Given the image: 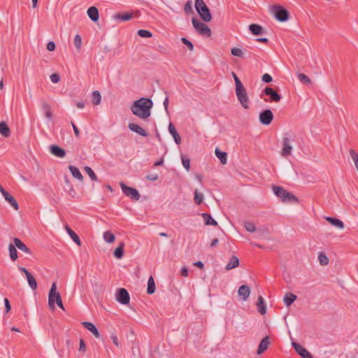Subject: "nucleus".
Masks as SVG:
<instances>
[{
  "label": "nucleus",
  "instance_id": "16",
  "mask_svg": "<svg viewBox=\"0 0 358 358\" xmlns=\"http://www.w3.org/2000/svg\"><path fill=\"white\" fill-rule=\"evenodd\" d=\"M82 325L85 329L89 330L96 338H100L101 335H100L97 328L93 323H92L90 322H82Z\"/></svg>",
  "mask_w": 358,
  "mask_h": 358
},
{
  "label": "nucleus",
  "instance_id": "12",
  "mask_svg": "<svg viewBox=\"0 0 358 358\" xmlns=\"http://www.w3.org/2000/svg\"><path fill=\"white\" fill-rule=\"evenodd\" d=\"M292 345L296 353L302 358H314L312 355L299 343L293 342Z\"/></svg>",
  "mask_w": 358,
  "mask_h": 358
},
{
  "label": "nucleus",
  "instance_id": "26",
  "mask_svg": "<svg viewBox=\"0 0 358 358\" xmlns=\"http://www.w3.org/2000/svg\"><path fill=\"white\" fill-rule=\"evenodd\" d=\"M238 265H239V259H238V258L236 256L233 255L230 258V259H229L228 264H227L225 268H226L227 271H229V270H231V269H233V268H235L238 267Z\"/></svg>",
  "mask_w": 358,
  "mask_h": 358
},
{
  "label": "nucleus",
  "instance_id": "34",
  "mask_svg": "<svg viewBox=\"0 0 358 358\" xmlns=\"http://www.w3.org/2000/svg\"><path fill=\"white\" fill-rule=\"evenodd\" d=\"M155 292V283L154 278L152 275L150 276L148 281L147 293L148 294H152Z\"/></svg>",
  "mask_w": 358,
  "mask_h": 358
},
{
  "label": "nucleus",
  "instance_id": "40",
  "mask_svg": "<svg viewBox=\"0 0 358 358\" xmlns=\"http://www.w3.org/2000/svg\"><path fill=\"white\" fill-rule=\"evenodd\" d=\"M5 200L8 201L15 210H17L19 209V206L16 199L11 194H9V195L5 198Z\"/></svg>",
  "mask_w": 358,
  "mask_h": 358
},
{
  "label": "nucleus",
  "instance_id": "14",
  "mask_svg": "<svg viewBox=\"0 0 358 358\" xmlns=\"http://www.w3.org/2000/svg\"><path fill=\"white\" fill-rule=\"evenodd\" d=\"M13 243L20 250L31 255V250L18 238H13Z\"/></svg>",
  "mask_w": 358,
  "mask_h": 358
},
{
  "label": "nucleus",
  "instance_id": "13",
  "mask_svg": "<svg viewBox=\"0 0 358 358\" xmlns=\"http://www.w3.org/2000/svg\"><path fill=\"white\" fill-rule=\"evenodd\" d=\"M50 151L52 155L59 158H63L66 156V151L64 149L57 145H52L49 147Z\"/></svg>",
  "mask_w": 358,
  "mask_h": 358
},
{
  "label": "nucleus",
  "instance_id": "7",
  "mask_svg": "<svg viewBox=\"0 0 358 358\" xmlns=\"http://www.w3.org/2000/svg\"><path fill=\"white\" fill-rule=\"evenodd\" d=\"M120 187H121V189L123 192V193L128 197H129L130 199H133V200H135V201H138L139 200L141 196H140V194L139 192H138V190L135 188H133V187H129L127 186L126 184H124V182H120Z\"/></svg>",
  "mask_w": 358,
  "mask_h": 358
},
{
  "label": "nucleus",
  "instance_id": "39",
  "mask_svg": "<svg viewBox=\"0 0 358 358\" xmlns=\"http://www.w3.org/2000/svg\"><path fill=\"white\" fill-rule=\"evenodd\" d=\"M282 201L284 202H298V199L296 196H295L293 194L287 192L285 196L282 198Z\"/></svg>",
  "mask_w": 358,
  "mask_h": 358
},
{
  "label": "nucleus",
  "instance_id": "20",
  "mask_svg": "<svg viewBox=\"0 0 358 358\" xmlns=\"http://www.w3.org/2000/svg\"><path fill=\"white\" fill-rule=\"evenodd\" d=\"M87 15L93 22H97L99 20V15L98 8L95 6H91L87 11Z\"/></svg>",
  "mask_w": 358,
  "mask_h": 358
},
{
  "label": "nucleus",
  "instance_id": "10",
  "mask_svg": "<svg viewBox=\"0 0 358 358\" xmlns=\"http://www.w3.org/2000/svg\"><path fill=\"white\" fill-rule=\"evenodd\" d=\"M293 141V138H289L288 137H283L282 138V149L281 151V155L283 157H287L291 155L292 147L291 145V141Z\"/></svg>",
  "mask_w": 358,
  "mask_h": 358
},
{
  "label": "nucleus",
  "instance_id": "38",
  "mask_svg": "<svg viewBox=\"0 0 358 358\" xmlns=\"http://www.w3.org/2000/svg\"><path fill=\"white\" fill-rule=\"evenodd\" d=\"M101 101V96L99 91L95 90L92 92V101L94 105H99Z\"/></svg>",
  "mask_w": 358,
  "mask_h": 358
},
{
  "label": "nucleus",
  "instance_id": "25",
  "mask_svg": "<svg viewBox=\"0 0 358 358\" xmlns=\"http://www.w3.org/2000/svg\"><path fill=\"white\" fill-rule=\"evenodd\" d=\"M256 305L259 313L262 315H265L266 313V307L264 298L262 296H259Z\"/></svg>",
  "mask_w": 358,
  "mask_h": 358
},
{
  "label": "nucleus",
  "instance_id": "22",
  "mask_svg": "<svg viewBox=\"0 0 358 358\" xmlns=\"http://www.w3.org/2000/svg\"><path fill=\"white\" fill-rule=\"evenodd\" d=\"M249 30L255 36L262 35L264 33L263 27L258 24H251L249 26Z\"/></svg>",
  "mask_w": 358,
  "mask_h": 358
},
{
  "label": "nucleus",
  "instance_id": "31",
  "mask_svg": "<svg viewBox=\"0 0 358 358\" xmlns=\"http://www.w3.org/2000/svg\"><path fill=\"white\" fill-rule=\"evenodd\" d=\"M296 298L295 294L287 292L284 296L283 301L287 306H289L294 303Z\"/></svg>",
  "mask_w": 358,
  "mask_h": 358
},
{
  "label": "nucleus",
  "instance_id": "29",
  "mask_svg": "<svg viewBox=\"0 0 358 358\" xmlns=\"http://www.w3.org/2000/svg\"><path fill=\"white\" fill-rule=\"evenodd\" d=\"M124 243L121 242L119 245L115 248L113 252V255L115 258L120 259H122L124 256Z\"/></svg>",
  "mask_w": 358,
  "mask_h": 358
},
{
  "label": "nucleus",
  "instance_id": "19",
  "mask_svg": "<svg viewBox=\"0 0 358 358\" xmlns=\"http://www.w3.org/2000/svg\"><path fill=\"white\" fill-rule=\"evenodd\" d=\"M113 19L116 20H121L123 22L129 21L133 17L131 13H117L114 14Z\"/></svg>",
  "mask_w": 358,
  "mask_h": 358
},
{
  "label": "nucleus",
  "instance_id": "2",
  "mask_svg": "<svg viewBox=\"0 0 358 358\" xmlns=\"http://www.w3.org/2000/svg\"><path fill=\"white\" fill-rule=\"evenodd\" d=\"M55 303L62 310H64V307L62 303V297L60 294L57 292L56 282L52 284L51 288L48 294V306L49 308L54 310L55 309Z\"/></svg>",
  "mask_w": 358,
  "mask_h": 358
},
{
  "label": "nucleus",
  "instance_id": "36",
  "mask_svg": "<svg viewBox=\"0 0 358 358\" xmlns=\"http://www.w3.org/2000/svg\"><path fill=\"white\" fill-rule=\"evenodd\" d=\"M26 277H27L29 287L33 290H36L38 287V285H37V282H36L35 278L32 275L31 273L27 275Z\"/></svg>",
  "mask_w": 358,
  "mask_h": 358
},
{
  "label": "nucleus",
  "instance_id": "9",
  "mask_svg": "<svg viewBox=\"0 0 358 358\" xmlns=\"http://www.w3.org/2000/svg\"><path fill=\"white\" fill-rule=\"evenodd\" d=\"M274 118L273 113L270 109H265L259 113V122L264 125H269Z\"/></svg>",
  "mask_w": 358,
  "mask_h": 358
},
{
  "label": "nucleus",
  "instance_id": "5",
  "mask_svg": "<svg viewBox=\"0 0 358 358\" xmlns=\"http://www.w3.org/2000/svg\"><path fill=\"white\" fill-rule=\"evenodd\" d=\"M237 99L239 101L242 107L245 109L249 108V98L247 91L243 85L235 87Z\"/></svg>",
  "mask_w": 358,
  "mask_h": 358
},
{
  "label": "nucleus",
  "instance_id": "15",
  "mask_svg": "<svg viewBox=\"0 0 358 358\" xmlns=\"http://www.w3.org/2000/svg\"><path fill=\"white\" fill-rule=\"evenodd\" d=\"M128 127L131 131L137 133L143 137H147L148 136V133L137 124L129 123Z\"/></svg>",
  "mask_w": 358,
  "mask_h": 358
},
{
  "label": "nucleus",
  "instance_id": "46",
  "mask_svg": "<svg viewBox=\"0 0 358 358\" xmlns=\"http://www.w3.org/2000/svg\"><path fill=\"white\" fill-rule=\"evenodd\" d=\"M184 12L187 15L192 14L194 13L192 1L190 0L187 1L184 6Z\"/></svg>",
  "mask_w": 358,
  "mask_h": 358
},
{
  "label": "nucleus",
  "instance_id": "60",
  "mask_svg": "<svg viewBox=\"0 0 358 358\" xmlns=\"http://www.w3.org/2000/svg\"><path fill=\"white\" fill-rule=\"evenodd\" d=\"M71 124L73 127V131H74V134H75V136H76V138H79L80 137V131H79V129L77 127V126L74 124L73 122H71Z\"/></svg>",
  "mask_w": 358,
  "mask_h": 358
},
{
  "label": "nucleus",
  "instance_id": "58",
  "mask_svg": "<svg viewBox=\"0 0 358 358\" xmlns=\"http://www.w3.org/2000/svg\"><path fill=\"white\" fill-rule=\"evenodd\" d=\"M79 345V351L85 352L86 351V345L83 339H80Z\"/></svg>",
  "mask_w": 358,
  "mask_h": 358
},
{
  "label": "nucleus",
  "instance_id": "6",
  "mask_svg": "<svg viewBox=\"0 0 358 358\" xmlns=\"http://www.w3.org/2000/svg\"><path fill=\"white\" fill-rule=\"evenodd\" d=\"M193 27L197 31V32L202 36L210 37L211 36V30L208 26L203 22H200L196 17L192 19Z\"/></svg>",
  "mask_w": 358,
  "mask_h": 358
},
{
  "label": "nucleus",
  "instance_id": "28",
  "mask_svg": "<svg viewBox=\"0 0 358 358\" xmlns=\"http://www.w3.org/2000/svg\"><path fill=\"white\" fill-rule=\"evenodd\" d=\"M0 134L6 138H8L10 136V130L8 127V124L5 122H0Z\"/></svg>",
  "mask_w": 358,
  "mask_h": 358
},
{
  "label": "nucleus",
  "instance_id": "48",
  "mask_svg": "<svg viewBox=\"0 0 358 358\" xmlns=\"http://www.w3.org/2000/svg\"><path fill=\"white\" fill-rule=\"evenodd\" d=\"M138 35L142 38H150L152 37V34L148 30L139 29L138 31Z\"/></svg>",
  "mask_w": 358,
  "mask_h": 358
},
{
  "label": "nucleus",
  "instance_id": "57",
  "mask_svg": "<svg viewBox=\"0 0 358 358\" xmlns=\"http://www.w3.org/2000/svg\"><path fill=\"white\" fill-rule=\"evenodd\" d=\"M159 178V176L156 173L148 174L146 176V179L150 181H156Z\"/></svg>",
  "mask_w": 358,
  "mask_h": 358
},
{
  "label": "nucleus",
  "instance_id": "61",
  "mask_svg": "<svg viewBox=\"0 0 358 358\" xmlns=\"http://www.w3.org/2000/svg\"><path fill=\"white\" fill-rule=\"evenodd\" d=\"M56 45L53 41H50L47 44V50L52 52L55 50Z\"/></svg>",
  "mask_w": 358,
  "mask_h": 358
},
{
  "label": "nucleus",
  "instance_id": "56",
  "mask_svg": "<svg viewBox=\"0 0 358 358\" xmlns=\"http://www.w3.org/2000/svg\"><path fill=\"white\" fill-rule=\"evenodd\" d=\"M232 76L234 77V81H235V86L236 87H238V85L242 86L243 85L240 80V79L238 78L236 74L234 72H232Z\"/></svg>",
  "mask_w": 358,
  "mask_h": 358
},
{
  "label": "nucleus",
  "instance_id": "33",
  "mask_svg": "<svg viewBox=\"0 0 358 358\" xmlns=\"http://www.w3.org/2000/svg\"><path fill=\"white\" fill-rule=\"evenodd\" d=\"M69 171H71L72 176L75 178H77L78 180H79L80 181H83V175L81 174L80 170L76 167V166H72V165H70L69 166Z\"/></svg>",
  "mask_w": 358,
  "mask_h": 358
},
{
  "label": "nucleus",
  "instance_id": "24",
  "mask_svg": "<svg viewBox=\"0 0 358 358\" xmlns=\"http://www.w3.org/2000/svg\"><path fill=\"white\" fill-rule=\"evenodd\" d=\"M325 220L327 222H329L331 225H333L338 229L344 228L343 222L338 218L333 217H326Z\"/></svg>",
  "mask_w": 358,
  "mask_h": 358
},
{
  "label": "nucleus",
  "instance_id": "63",
  "mask_svg": "<svg viewBox=\"0 0 358 358\" xmlns=\"http://www.w3.org/2000/svg\"><path fill=\"white\" fill-rule=\"evenodd\" d=\"M189 274V270L187 267H182L181 269V275L184 277L188 276Z\"/></svg>",
  "mask_w": 358,
  "mask_h": 358
},
{
  "label": "nucleus",
  "instance_id": "49",
  "mask_svg": "<svg viewBox=\"0 0 358 358\" xmlns=\"http://www.w3.org/2000/svg\"><path fill=\"white\" fill-rule=\"evenodd\" d=\"M69 236L70 237L72 238V240L74 241V243L78 245V246H80L81 245V241H80V239L79 238V236H78V234L74 231H73L72 232H71L69 234Z\"/></svg>",
  "mask_w": 358,
  "mask_h": 358
},
{
  "label": "nucleus",
  "instance_id": "27",
  "mask_svg": "<svg viewBox=\"0 0 358 358\" xmlns=\"http://www.w3.org/2000/svg\"><path fill=\"white\" fill-rule=\"evenodd\" d=\"M41 106L45 113V117L48 120H52L53 115L50 104L46 101H42Z\"/></svg>",
  "mask_w": 358,
  "mask_h": 358
},
{
  "label": "nucleus",
  "instance_id": "4",
  "mask_svg": "<svg viewBox=\"0 0 358 358\" xmlns=\"http://www.w3.org/2000/svg\"><path fill=\"white\" fill-rule=\"evenodd\" d=\"M271 11L275 18L279 22H286L289 17V11L280 5L276 4L273 6Z\"/></svg>",
  "mask_w": 358,
  "mask_h": 358
},
{
  "label": "nucleus",
  "instance_id": "11",
  "mask_svg": "<svg viewBox=\"0 0 358 358\" xmlns=\"http://www.w3.org/2000/svg\"><path fill=\"white\" fill-rule=\"evenodd\" d=\"M263 92L266 96H269L271 102H279L282 99L281 95L270 87H266Z\"/></svg>",
  "mask_w": 358,
  "mask_h": 358
},
{
  "label": "nucleus",
  "instance_id": "8",
  "mask_svg": "<svg viewBox=\"0 0 358 358\" xmlns=\"http://www.w3.org/2000/svg\"><path fill=\"white\" fill-rule=\"evenodd\" d=\"M115 299L122 305H127L130 301L129 294L124 288L117 289L115 294Z\"/></svg>",
  "mask_w": 358,
  "mask_h": 358
},
{
  "label": "nucleus",
  "instance_id": "37",
  "mask_svg": "<svg viewBox=\"0 0 358 358\" xmlns=\"http://www.w3.org/2000/svg\"><path fill=\"white\" fill-rule=\"evenodd\" d=\"M103 239L108 243H113L115 240V236L110 231L103 233Z\"/></svg>",
  "mask_w": 358,
  "mask_h": 358
},
{
  "label": "nucleus",
  "instance_id": "53",
  "mask_svg": "<svg viewBox=\"0 0 358 358\" xmlns=\"http://www.w3.org/2000/svg\"><path fill=\"white\" fill-rule=\"evenodd\" d=\"M181 41L182 42L183 44H185V45L187 46V48H189V50H193L194 49V45H193V43L189 41L187 38H185V37H182L181 38Z\"/></svg>",
  "mask_w": 358,
  "mask_h": 358
},
{
  "label": "nucleus",
  "instance_id": "51",
  "mask_svg": "<svg viewBox=\"0 0 358 358\" xmlns=\"http://www.w3.org/2000/svg\"><path fill=\"white\" fill-rule=\"evenodd\" d=\"M182 163L186 171H189L190 169V159L188 157H186L183 155L181 157Z\"/></svg>",
  "mask_w": 358,
  "mask_h": 358
},
{
  "label": "nucleus",
  "instance_id": "47",
  "mask_svg": "<svg viewBox=\"0 0 358 358\" xmlns=\"http://www.w3.org/2000/svg\"><path fill=\"white\" fill-rule=\"evenodd\" d=\"M85 171L88 174V176H90V178L94 180V181H96L98 180L97 178V176L95 174V173L94 172V171L89 166H85Z\"/></svg>",
  "mask_w": 358,
  "mask_h": 358
},
{
  "label": "nucleus",
  "instance_id": "41",
  "mask_svg": "<svg viewBox=\"0 0 358 358\" xmlns=\"http://www.w3.org/2000/svg\"><path fill=\"white\" fill-rule=\"evenodd\" d=\"M298 79L304 84L310 85L312 83L311 80L305 74L299 73L297 75Z\"/></svg>",
  "mask_w": 358,
  "mask_h": 358
},
{
  "label": "nucleus",
  "instance_id": "30",
  "mask_svg": "<svg viewBox=\"0 0 358 358\" xmlns=\"http://www.w3.org/2000/svg\"><path fill=\"white\" fill-rule=\"evenodd\" d=\"M15 244L10 243L8 245L9 257L12 261H15L18 258L17 251Z\"/></svg>",
  "mask_w": 358,
  "mask_h": 358
},
{
  "label": "nucleus",
  "instance_id": "52",
  "mask_svg": "<svg viewBox=\"0 0 358 358\" xmlns=\"http://www.w3.org/2000/svg\"><path fill=\"white\" fill-rule=\"evenodd\" d=\"M231 53L236 57H243L244 54L242 50L238 48H233L231 50Z\"/></svg>",
  "mask_w": 358,
  "mask_h": 358
},
{
  "label": "nucleus",
  "instance_id": "44",
  "mask_svg": "<svg viewBox=\"0 0 358 358\" xmlns=\"http://www.w3.org/2000/svg\"><path fill=\"white\" fill-rule=\"evenodd\" d=\"M349 152L352 157V159L355 164V168L358 171V154L353 149H350Z\"/></svg>",
  "mask_w": 358,
  "mask_h": 358
},
{
  "label": "nucleus",
  "instance_id": "43",
  "mask_svg": "<svg viewBox=\"0 0 358 358\" xmlns=\"http://www.w3.org/2000/svg\"><path fill=\"white\" fill-rule=\"evenodd\" d=\"M194 200L195 203H196L197 205H200L201 203H202V202L203 201V194L199 192V191L197 189H195V191H194Z\"/></svg>",
  "mask_w": 358,
  "mask_h": 358
},
{
  "label": "nucleus",
  "instance_id": "21",
  "mask_svg": "<svg viewBox=\"0 0 358 358\" xmlns=\"http://www.w3.org/2000/svg\"><path fill=\"white\" fill-rule=\"evenodd\" d=\"M169 131L170 134L173 136L174 141L177 145H180L181 143V138L178 133L175 126L170 122L169 125Z\"/></svg>",
  "mask_w": 358,
  "mask_h": 358
},
{
  "label": "nucleus",
  "instance_id": "64",
  "mask_svg": "<svg viewBox=\"0 0 358 358\" xmlns=\"http://www.w3.org/2000/svg\"><path fill=\"white\" fill-rule=\"evenodd\" d=\"M194 265L199 268L200 269H203L204 268V264L201 261L196 262L195 263H194Z\"/></svg>",
  "mask_w": 358,
  "mask_h": 358
},
{
  "label": "nucleus",
  "instance_id": "55",
  "mask_svg": "<svg viewBox=\"0 0 358 358\" xmlns=\"http://www.w3.org/2000/svg\"><path fill=\"white\" fill-rule=\"evenodd\" d=\"M50 78L53 83H57L60 80V76L58 73H52Z\"/></svg>",
  "mask_w": 358,
  "mask_h": 358
},
{
  "label": "nucleus",
  "instance_id": "54",
  "mask_svg": "<svg viewBox=\"0 0 358 358\" xmlns=\"http://www.w3.org/2000/svg\"><path fill=\"white\" fill-rule=\"evenodd\" d=\"M262 80L265 83H269L272 82L273 78H272L271 76L269 75L268 73H264L262 77Z\"/></svg>",
  "mask_w": 358,
  "mask_h": 358
},
{
  "label": "nucleus",
  "instance_id": "17",
  "mask_svg": "<svg viewBox=\"0 0 358 358\" xmlns=\"http://www.w3.org/2000/svg\"><path fill=\"white\" fill-rule=\"evenodd\" d=\"M269 344H270L269 336H266L260 341V343L258 347V350L257 351V354L261 355L264 352H265L268 349Z\"/></svg>",
  "mask_w": 358,
  "mask_h": 358
},
{
  "label": "nucleus",
  "instance_id": "3",
  "mask_svg": "<svg viewBox=\"0 0 358 358\" xmlns=\"http://www.w3.org/2000/svg\"><path fill=\"white\" fill-rule=\"evenodd\" d=\"M195 9L201 20L208 22L212 20V15L209 8L206 6L203 0H195Z\"/></svg>",
  "mask_w": 358,
  "mask_h": 358
},
{
  "label": "nucleus",
  "instance_id": "45",
  "mask_svg": "<svg viewBox=\"0 0 358 358\" xmlns=\"http://www.w3.org/2000/svg\"><path fill=\"white\" fill-rule=\"evenodd\" d=\"M318 260L320 264L322 266H326L329 264V259L324 252H320L319 254Z\"/></svg>",
  "mask_w": 358,
  "mask_h": 358
},
{
  "label": "nucleus",
  "instance_id": "50",
  "mask_svg": "<svg viewBox=\"0 0 358 358\" xmlns=\"http://www.w3.org/2000/svg\"><path fill=\"white\" fill-rule=\"evenodd\" d=\"M74 45L78 50H80L82 46V38L79 34H76L74 37Z\"/></svg>",
  "mask_w": 358,
  "mask_h": 358
},
{
  "label": "nucleus",
  "instance_id": "18",
  "mask_svg": "<svg viewBox=\"0 0 358 358\" xmlns=\"http://www.w3.org/2000/svg\"><path fill=\"white\" fill-rule=\"evenodd\" d=\"M238 295L242 298L243 301H246L250 296V289L249 286L241 285L238 290Z\"/></svg>",
  "mask_w": 358,
  "mask_h": 358
},
{
  "label": "nucleus",
  "instance_id": "32",
  "mask_svg": "<svg viewBox=\"0 0 358 358\" xmlns=\"http://www.w3.org/2000/svg\"><path fill=\"white\" fill-rule=\"evenodd\" d=\"M216 157L220 160L222 164H226L227 161V154L225 152L221 151L218 148L215 150Z\"/></svg>",
  "mask_w": 358,
  "mask_h": 358
},
{
  "label": "nucleus",
  "instance_id": "1",
  "mask_svg": "<svg viewBox=\"0 0 358 358\" xmlns=\"http://www.w3.org/2000/svg\"><path fill=\"white\" fill-rule=\"evenodd\" d=\"M152 106L153 102L150 98L141 97L133 102L131 110L134 115L145 120L150 116Z\"/></svg>",
  "mask_w": 358,
  "mask_h": 358
},
{
  "label": "nucleus",
  "instance_id": "62",
  "mask_svg": "<svg viewBox=\"0 0 358 358\" xmlns=\"http://www.w3.org/2000/svg\"><path fill=\"white\" fill-rule=\"evenodd\" d=\"M110 338L112 339V341L113 343L117 346V347H119L120 346V344H119V341H118V339H117V337L115 334H111L110 336Z\"/></svg>",
  "mask_w": 358,
  "mask_h": 358
},
{
  "label": "nucleus",
  "instance_id": "35",
  "mask_svg": "<svg viewBox=\"0 0 358 358\" xmlns=\"http://www.w3.org/2000/svg\"><path fill=\"white\" fill-rule=\"evenodd\" d=\"M273 190L274 194L277 196L281 198L282 199L284 197V196H285V194L287 193V191L285 189H284L282 187H280V186L274 185L273 187Z\"/></svg>",
  "mask_w": 358,
  "mask_h": 358
},
{
  "label": "nucleus",
  "instance_id": "59",
  "mask_svg": "<svg viewBox=\"0 0 358 358\" xmlns=\"http://www.w3.org/2000/svg\"><path fill=\"white\" fill-rule=\"evenodd\" d=\"M3 301H4L6 313H8L11 310V306H10V301L7 298H5Z\"/></svg>",
  "mask_w": 358,
  "mask_h": 358
},
{
  "label": "nucleus",
  "instance_id": "23",
  "mask_svg": "<svg viewBox=\"0 0 358 358\" xmlns=\"http://www.w3.org/2000/svg\"><path fill=\"white\" fill-rule=\"evenodd\" d=\"M201 217L204 220V223L206 225H212V226H217L218 223L215 221L210 214L206 213H202L201 214Z\"/></svg>",
  "mask_w": 358,
  "mask_h": 358
},
{
  "label": "nucleus",
  "instance_id": "42",
  "mask_svg": "<svg viewBox=\"0 0 358 358\" xmlns=\"http://www.w3.org/2000/svg\"><path fill=\"white\" fill-rule=\"evenodd\" d=\"M243 226L245 229L249 232H255L256 231V226L252 222L244 221Z\"/></svg>",
  "mask_w": 358,
  "mask_h": 358
}]
</instances>
